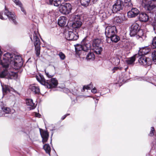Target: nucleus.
Instances as JSON below:
<instances>
[{
	"label": "nucleus",
	"instance_id": "obj_1",
	"mask_svg": "<svg viewBox=\"0 0 156 156\" xmlns=\"http://www.w3.org/2000/svg\"><path fill=\"white\" fill-rule=\"evenodd\" d=\"M13 55L7 53L3 55V60H0V63L2 65V67L8 68L9 65L16 69H18L22 65L21 57L17 55L13 58Z\"/></svg>",
	"mask_w": 156,
	"mask_h": 156
},
{
	"label": "nucleus",
	"instance_id": "obj_2",
	"mask_svg": "<svg viewBox=\"0 0 156 156\" xmlns=\"http://www.w3.org/2000/svg\"><path fill=\"white\" fill-rule=\"evenodd\" d=\"M37 80L42 84L46 86L47 88H50L56 87L58 84L57 80L55 78L46 81L43 77L39 75L36 76Z\"/></svg>",
	"mask_w": 156,
	"mask_h": 156
},
{
	"label": "nucleus",
	"instance_id": "obj_3",
	"mask_svg": "<svg viewBox=\"0 0 156 156\" xmlns=\"http://www.w3.org/2000/svg\"><path fill=\"white\" fill-rule=\"evenodd\" d=\"M38 34L34 32V34L33 41L35 47L36 54L37 56H39L40 54V39L38 37Z\"/></svg>",
	"mask_w": 156,
	"mask_h": 156
},
{
	"label": "nucleus",
	"instance_id": "obj_4",
	"mask_svg": "<svg viewBox=\"0 0 156 156\" xmlns=\"http://www.w3.org/2000/svg\"><path fill=\"white\" fill-rule=\"evenodd\" d=\"M72 9L71 5L69 3H62L60 5L59 8V11L64 14H68L69 13Z\"/></svg>",
	"mask_w": 156,
	"mask_h": 156
},
{
	"label": "nucleus",
	"instance_id": "obj_5",
	"mask_svg": "<svg viewBox=\"0 0 156 156\" xmlns=\"http://www.w3.org/2000/svg\"><path fill=\"white\" fill-rule=\"evenodd\" d=\"M101 41L98 39H94L92 45L94 52L97 54H100L102 50L100 46Z\"/></svg>",
	"mask_w": 156,
	"mask_h": 156
},
{
	"label": "nucleus",
	"instance_id": "obj_6",
	"mask_svg": "<svg viewBox=\"0 0 156 156\" xmlns=\"http://www.w3.org/2000/svg\"><path fill=\"white\" fill-rule=\"evenodd\" d=\"M117 32V29L115 26H108L105 29V34L108 37H111L112 35L115 34Z\"/></svg>",
	"mask_w": 156,
	"mask_h": 156
},
{
	"label": "nucleus",
	"instance_id": "obj_7",
	"mask_svg": "<svg viewBox=\"0 0 156 156\" xmlns=\"http://www.w3.org/2000/svg\"><path fill=\"white\" fill-rule=\"evenodd\" d=\"M123 6V2L121 0H116L113 5V9L115 11L117 12L122 9Z\"/></svg>",
	"mask_w": 156,
	"mask_h": 156
},
{
	"label": "nucleus",
	"instance_id": "obj_8",
	"mask_svg": "<svg viewBox=\"0 0 156 156\" xmlns=\"http://www.w3.org/2000/svg\"><path fill=\"white\" fill-rule=\"evenodd\" d=\"M138 62L141 65L144 66H149L151 64V59L144 56H141L139 58Z\"/></svg>",
	"mask_w": 156,
	"mask_h": 156
},
{
	"label": "nucleus",
	"instance_id": "obj_9",
	"mask_svg": "<svg viewBox=\"0 0 156 156\" xmlns=\"http://www.w3.org/2000/svg\"><path fill=\"white\" fill-rule=\"evenodd\" d=\"M66 38L68 40H76L78 37V36L77 34H75L72 31H69L65 34Z\"/></svg>",
	"mask_w": 156,
	"mask_h": 156
},
{
	"label": "nucleus",
	"instance_id": "obj_10",
	"mask_svg": "<svg viewBox=\"0 0 156 156\" xmlns=\"http://www.w3.org/2000/svg\"><path fill=\"white\" fill-rule=\"evenodd\" d=\"M156 6V0H153L149 1L145 5V8L147 10H153Z\"/></svg>",
	"mask_w": 156,
	"mask_h": 156
},
{
	"label": "nucleus",
	"instance_id": "obj_11",
	"mask_svg": "<svg viewBox=\"0 0 156 156\" xmlns=\"http://www.w3.org/2000/svg\"><path fill=\"white\" fill-rule=\"evenodd\" d=\"M80 16L79 15H76L75 17V22L72 24V27L73 28H79L82 25V22L80 20Z\"/></svg>",
	"mask_w": 156,
	"mask_h": 156
},
{
	"label": "nucleus",
	"instance_id": "obj_12",
	"mask_svg": "<svg viewBox=\"0 0 156 156\" xmlns=\"http://www.w3.org/2000/svg\"><path fill=\"white\" fill-rule=\"evenodd\" d=\"M139 30L138 24L134 23L132 25L131 27L130 31V36H134L136 34Z\"/></svg>",
	"mask_w": 156,
	"mask_h": 156
},
{
	"label": "nucleus",
	"instance_id": "obj_13",
	"mask_svg": "<svg viewBox=\"0 0 156 156\" xmlns=\"http://www.w3.org/2000/svg\"><path fill=\"white\" fill-rule=\"evenodd\" d=\"M6 16L10 20L12 21L15 24L16 23V21L15 20L16 17L14 15L10 12L8 11V10L5 9V11L4 16Z\"/></svg>",
	"mask_w": 156,
	"mask_h": 156
},
{
	"label": "nucleus",
	"instance_id": "obj_14",
	"mask_svg": "<svg viewBox=\"0 0 156 156\" xmlns=\"http://www.w3.org/2000/svg\"><path fill=\"white\" fill-rule=\"evenodd\" d=\"M139 12V11L137 9L133 8L130 11H129L128 12V16L129 18L135 17L137 16Z\"/></svg>",
	"mask_w": 156,
	"mask_h": 156
},
{
	"label": "nucleus",
	"instance_id": "obj_15",
	"mask_svg": "<svg viewBox=\"0 0 156 156\" xmlns=\"http://www.w3.org/2000/svg\"><path fill=\"white\" fill-rule=\"evenodd\" d=\"M138 19L141 22H146L148 20L149 17L146 13L142 12L139 14Z\"/></svg>",
	"mask_w": 156,
	"mask_h": 156
},
{
	"label": "nucleus",
	"instance_id": "obj_16",
	"mask_svg": "<svg viewBox=\"0 0 156 156\" xmlns=\"http://www.w3.org/2000/svg\"><path fill=\"white\" fill-rule=\"evenodd\" d=\"M150 49L148 47H145L141 48L139 51V54L140 55H144L147 54L150 51Z\"/></svg>",
	"mask_w": 156,
	"mask_h": 156
},
{
	"label": "nucleus",
	"instance_id": "obj_17",
	"mask_svg": "<svg viewBox=\"0 0 156 156\" xmlns=\"http://www.w3.org/2000/svg\"><path fill=\"white\" fill-rule=\"evenodd\" d=\"M29 89L35 94H39L40 93L39 87L34 85H32L30 86Z\"/></svg>",
	"mask_w": 156,
	"mask_h": 156
},
{
	"label": "nucleus",
	"instance_id": "obj_18",
	"mask_svg": "<svg viewBox=\"0 0 156 156\" xmlns=\"http://www.w3.org/2000/svg\"><path fill=\"white\" fill-rule=\"evenodd\" d=\"M67 22V19L66 17L64 16L60 17L58 20V24L61 27H63L66 24Z\"/></svg>",
	"mask_w": 156,
	"mask_h": 156
},
{
	"label": "nucleus",
	"instance_id": "obj_19",
	"mask_svg": "<svg viewBox=\"0 0 156 156\" xmlns=\"http://www.w3.org/2000/svg\"><path fill=\"white\" fill-rule=\"evenodd\" d=\"M27 105L29 106L28 108L30 110L34 109L36 106V105L33 102V100L30 99H27L26 100Z\"/></svg>",
	"mask_w": 156,
	"mask_h": 156
},
{
	"label": "nucleus",
	"instance_id": "obj_20",
	"mask_svg": "<svg viewBox=\"0 0 156 156\" xmlns=\"http://www.w3.org/2000/svg\"><path fill=\"white\" fill-rule=\"evenodd\" d=\"M41 135L42 138V142L44 144L48 140V134L46 131H43L41 133Z\"/></svg>",
	"mask_w": 156,
	"mask_h": 156
},
{
	"label": "nucleus",
	"instance_id": "obj_21",
	"mask_svg": "<svg viewBox=\"0 0 156 156\" xmlns=\"http://www.w3.org/2000/svg\"><path fill=\"white\" fill-rule=\"evenodd\" d=\"M137 34V35L138 37L137 38L139 39L140 41L143 40L145 39L146 36L143 33L142 30H139Z\"/></svg>",
	"mask_w": 156,
	"mask_h": 156
},
{
	"label": "nucleus",
	"instance_id": "obj_22",
	"mask_svg": "<svg viewBox=\"0 0 156 156\" xmlns=\"http://www.w3.org/2000/svg\"><path fill=\"white\" fill-rule=\"evenodd\" d=\"M75 48L76 54L80 55V52L83 50V45L79 44H77L75 46Z\"/></svg>",
	"mask_w": 156,
	"mask_h": 156
},
{
	"label": "nucleus",
	"instance_id": "obj_23",
	"mask_svg": "<svg viewBox=\"0 0 156 156\" xmlns=\"http://www.w3.org/2000/svg\"><path fill=\"white\" fill-rule=\"evenodd\" d=\"M108 38H110L111 40L113 42L116 43L120 40V37L117 35L115 34L112 35L111 37H108Z\"/></svg>",
	"mask_w": 156,
	"mask_h": 156
},
{
	"label": "nucleus",
	"instance_id": "obj_24",
	"mask_svg": "<svg viewBox=\"0 0 156 156\" xmlns=\"http://www.w3.org/2000/svg\"><path fill=\"white\" fill-rule=\"evenodd\" d=\"M12 1L16 5H19V7H20L22 11L25 14H26V12L24 8L22 7V5L21 2L19 0H12Z\"/></svg>",
	"mask_w": 156,
	"mask_h": 156
},
{
	"label": "nucleus",
	"instance_id": "obj_25",
	"mask_svg": "<svg viewBox=\"0 0 156 156\" xmlns=\"http://www.w3.org/2000/svg\"><path fill=\"white\" fill-rule=\"evenodd\" d=\"M90 44L88 42H86L83 45V51H87L90 49Z\"/></svg>",
	"mask_w": 156,
	"mask_h": 156
},
{
	"label": "nucleus",
	"instance_id": "obj_26",
	"mask_svg": "<svg viewBox=\"0 0 156 156\" xmlns=\"http://www.w3.org/2000/svg\"><path fill=\"white\" fill-rule=\"evenodd\" d=\"M135 60V56H134L131 58H128L126 60V62L129 65H133L134 64Z\"/></svg>",
	"mask_w": 156,
	"mask_h": 156
},
{
	"label": "nucleus",
	"instance_id": "obj_27",
	"mask_svg": "<svg viewBox=\"0 0 156 156\" xmlns=\"http://www.w3.org/2000/svg\"><path fill=\"white\" fill-rule=\"evenodd\" d=\"M2 90L3 95H5L8 92H9L10 91L9 88L8 86L5 85L4 86H3L2 85Z\"/></svg>",
	"mask_w": 156,
	"mask_h": 156
},
{
	"label": "nucleus",
	"instance_id": "obj_28",
	"mask_svg": "<svg viewBox=\"0 0 156 156\" xmlns=\"http://www.w3.org/2000/svg\"><path fill=\"white\" fill-rule=\"evenodd\" d=\"M49 4L51 5L53 4L55 6H58L60 4V1L59 0H49Z\"/></svg>",
	"mask_w": 156,
	"mask_h": 156
},
{
	"label": "nucleus",
	"instance_id": "obj_29",
	"mask_svg": "<svg viewBox=\"0 0 156 156\" xmlns=\"http://www.w3.org/2000/svg\"><path fill=\"white\" fill-rule=\"evenodd\" d=\"M43 147L46 152L50 155L51 149L49 144H46L44 145Z\"/></svg>",
	"mask_w": 156,
	"mask_h": 156
},
{
	"label": "nucleus",
	"instance_id": "obj_30",
	"mask_svg": "<svg viewBox=\"0 0 156 156\" xmlns=\"http://www.w3.org/2000/svg\"><path fill=\"white\" fill-rule=\"evenodd\" d=\"M3 67L5 69L3 71L0 73V77L1 78H4L6 75L8 76V72L6 69L7 68Z\"/></svg>",
	"mask_w": 156,
	"mask_h": 156
},
{
	"label": "nucleus",
	"instance_id": "obj_31",
	"mask_svg": "<svg viewBox=\"0 0 156 156\" xmlns=\"http://www.w3.org/2000/svg\"><path fill=\"white\" fill-rule=\"evenodd\" d=\"M90 1V0H81L80 2L81 5L85 7L88 6Z\"/></svg>",
	"mask_w": 156,
	"mask_h": 156
},
{
	"label": "nucleus",
	"instance_id": "obj_32",
	"mask_svg": "<svg viewBox=\"0 0 156 156\" xmlns=\"http://www.w3.org/2000/svg\"><path fill=\"white\" fill-rule=\"evenodd\" d=\"M94 58L95 56L94 53L90 52L87 55L86 58L87 59L93 60L94 59Z\"/></svg>",
	"mask_w": 156,
	"mask_h": 156
},
{
	"label": "nucleus",
	"instance_id": "obj_33",
	"mask_svg": "<svg viewBox=\"0 0 156 156\" xmlns=\"http://www.w3.org/2000/svg\"><path fill=\"white\" fill-rule=\"evenodd\" d=\"M8 72V76H9L11 77V78H12V77H16L17 76V74L16 73L12 72Z\"/></svg>",
	"mask_w": 156,
	"mask_h": 156
},
{
	"label": "nucleus",
	"instance_id": "obj_34",
	"mask_svg": "<svg viewBox=\"0 0 156 156\" xmlns=\"http://www.w3.org/2000/svg\"><path fill=\"white\" fill-rule=\"evenodd\" d=\"M2 109L3 111L6 114H9L11 112L10 108L5 107H4L2 108Z\"/></svg>",
	"mask_w": 156,
	"mask_h": 156
},
{
	"label": "nucleus",
	"instance_id": "obj_35",
	"mask_svg": "<svg viewBox=\"0 0 156 156\" xmlns=\"http://www.w3.org/2000/svg\"><path fill=\"white\" fill-rule=\"evenodd\" d=\"M114 22L117 23H120L122 21V19L119 16H116L114 18Z\"/></svg>",
	"mask_w": 156,
	"mask_h": 156
},
{
	"label": "nucleus",
	"instance_id": "obj_36",
	"mask_svg": "<svg viewBox=\"0 0 156 156\" xmlns=\"http://www.w3.org/2000/svg\"><path fill=\"white\" fill-rule=\"evenodd\" d=\"M152 57L153 61L156 62V50H154L152 53Z\"/></svg>",
	"mask_w": 156,
	"mask_h": 156
},
{
	"label": "nucleus",
	"instance_id": "obj_37",
	"mask_svg": "<svg viewBox=\"0 0 156 156\" xmlns=\"http://www.w3.org/2000/svg\"><path fill=\"white\" fill-rule=\"evenodd\" d=\"M152 45L153 48H156V37H155L153 39Z\"/></svg>",
	"mask_w": 156,
	"mask_h": 156
},
{
	"label": "nucleus",
	"instance_id": "obj_38",
	"mask_svg": "<svg viewBox=\"0 0 156 156\" xmlns=\"http://www.w3.org/2000/svg\"><path fill=\"white\" fill-rule=\"evenodd\" d=\"M92 87V85L90 83L89 85L84 86L83 87V91H84L85 89H86L87 90H89L90 89V88Z\"/></svg>",
	"mask_w": 156,
	"mask_h": 156
},
{
	"label": "nucleus",
	"instance_id": "obj_39",
	"mask_svg": "<svg viewBox=\"0 0 156 156\" xmlns=\"http://www.w3.org/2000/svg\"><path fill=\"white\" fill-rule=\"evenodd\" d=\"M58 55L59 56L60 58L62 60L64 59L65 58V55L62 52H59Z\"/></svg>",
	"mask_w": 156,
	"mask_h": 156
},
{
	"label": "nucleus",
	"instance_id": "obj_40",
	"mask_svg": "<svg viewBox=\"0 0 156 156\" xmlns=\"http://www.w3.org/2000/svg\"><path fill=\"white\" fill-rule=\"evenodd\" d=\"M100 16L103 20L105 19L107 17L106 14L105 12H103L100 14Z\"/></svg>",
	"mask_w": 156,
	"mask_h": 156
},
{
	"label": "nucleus",
	"instance_id": "obj_41",
	"mask_svg": "<svg viewBox=\"0 0 156 156\" xmlns=\"http://www.w3.org/2000/svg\"><path fill=\"white\" fill-rule=\"evenodd\" d=\"M154 128L153 127H151V130L149 133V135L151 136H152L154 134Z\"/></svg>",
	"mask_w": 156,
	"mask_h": 156
},
{
	"label": "nucleus",
	"instance_id": "obj_42",
	"mask_svg": "<svg viewBox=\"0 0 156 156\" xmlns=\"http://www.w3.org/2000/svg\"><path fill=\"white\" fill-rule=\"evenodd\" d=\"M114 60L115 61L114 63L115 65H117L119 64L120 62V60L119 58H114Z\"/></svg>",
	"mask_w": 156,
	"mask_h": 156
},
{
	"label": "nucleus",
	"instance_id": "obj_43",
	"mask_svg": "<svg viewBox=\"0 0 156 156\" xmlns=\"http://www.w3.org/2000/svg\"><path fill=\"white\" fill-rule=\"evenodd\" d=\"M2 52L1 51V49H0V60H3V56L2 58L1 57V56L2 55ZM0 65H1L2 66V65L1 63H0Z\"/></svg>",
	"mask_w": 156,
	"mask_h": 156
},
{
	"label": "nucleus",
	"instance_id": "obj_44",
	"mask_svg": "<svg viewBox=\"0 0 156 156\" xmlns=\"http://www.w3.org/2000/svg\"><path fill=\"white\" fill-rule=\"evenodd\" d=\"M118 69H119L120 70H121L122 69V68H119V67H115L113 69V70L114 71L113 72H115V71L117 70H118Z\"/></svg>",
	"mask_w": 156,
	"mask_h": 156
},
{
	"label": "nucleus",
	"instance_id": "obj_45",
	"mask_svg": "<svg viewBox=\"0 0 156 156\" xmlns=\"http://www.w3.org/2000/svg\"><path fill=\"white\" fill-rule=\"evenodd\" d=\"M45 74L47 76L48 78H51L53 76V75L49 74L48 73H46V72Z\"/></svg>",
	"mask_w": 156,
	"mask_h": 156
},
{
	"label": "nucleus",
	"instance_id": "obj_46",
	"mask_svg": "<svg viewBox=\"0 0 156 156\" xmlns=\"http://www.w3.org/2000/svg\"><path fill=\"white\" fill-rule=\"evenodd\" d=\"M2 12H0V18L2 20H4L5 19V18L2 16Z\"/></svg>",
	"mask_w": 156,
	"mask_h": 156
},
{
	"label": "nucleus",
	"instance_id": "obj_47",
	"mask_svg": "<svg viewBox=\"0 0 156 156\" xmlns=\"http://www.w3.org/2000/svg\"><path fill=\"white\" fill-rule=\"evenodd\" d=\"M91 91L92 92L95 93L97 92V90L95 87H94L91 90Z\"/></svg>",
	"mask_w": 156,
	"mask_h": 156
},
{
	"label": "nucleus",
	"instance_id": "obj_48",
	"mask_svg": "<svg viewBox=\"0 0 156 156\" xmlns=\"http://www.w3.org/2000/svg\"><path fill=\"white\" fill-rule=\"evenodd\" d=\"M153 28L155 33L156 34V24L154 25L153 27Z\"/></svg>",
	"mask_w": 156,
	"mask_h": 156
},
{
	"label": "nucleus",
	"instance_id": "obj_49",
	"mask_svg": "<svg viewBox=\"0 0 156 156\" xmlns=\"http://www.w3.org/2000/svg\"><path fill=\"white\" fill-rule=\"evenodd\" d=\"M69 114H67L66 115H64V116H63L62 118V120H63L66 117V116L68 115H69Z\"/></svg>",
	"mask_w": 156,
	"mask_h": 156
},
{
	"label": "nucleus",
	"instance_id": "obj_50",
	"mask_svg": "<svg viewBox=\"0 0 156 156\" xmlns=\"http://www.w3.org/2000/svg\"><path fill=\"white\" fill-rule=\"evenodd\" d=\"M126 1L129 2V4H130L131 5V2H130L131 1V0H125V3H127V2H126Z\"/></svg>",
	"mask_w": 156,
	"mask_h": 156
},
{
	"label": "nucleus",
	"instance_id": "obj_51",
	"mask_svg": "<svg viewBox=\"0 0 156 156\" xmlns=\"http://www.w3.org/2000/svg\"><path fill=\"white\" fill-rule=\"evenodd\" d=\"M41 116V115L40 114H39L36 113L35 114V116H36V117H38L40 118V117Z\"/></svg>",
	"mask_w": 156,
	"mask_h": 156
}]
</instances>
